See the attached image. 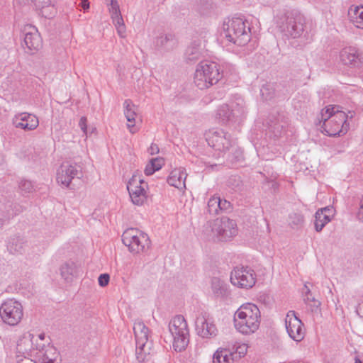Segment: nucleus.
Instances as JSON below:
<instances>
[{
    "instance_id": "f257e3e1",
    "label": "nucleus",
    "mask_w": 363,
    "mask_h": 363,
    "mask_svg": "<svg viewBox=\"0 0 363 363\" xmlns=\"http://www.w3.org/2000/svg\"><path fill=\"white\" fill-rule=\"evenodd\" d=\"M339 107L329 106L323 109L318 120L320 123L323 122L322 132L330 137L341 136L346 134L349 130L350 125L347 119L352 118L353 115L349 116L344 111H339Z\"/></svg>"
},
{
    "instance_id": "f03ea898",
    "label": "nucleus",
    "mask_w": 363,
    "mask_h": 363,
    "mask_svg": "<svg viewBox=\"0 0 363 363\" xmlns=\"http://www.w3.org/2000/svg\"><path fill=\"white\" fill-rule=\"evenodd\" d=\"M260 311L251 303L240 306L233 316L235 329L243 335H250L257 331L260 324Z\"/></svg>"
},
{
    "instance_id": "7ed1b4c3",
    "label": "nucleus",
    "mask_w": 363,
    "mask_h": 363,
    "mask_svg": "<svg viewBox=\"0 0 363 363\" xmlns=\"http://www.w3.org/2000/svg\"><path fill=\"white\" fill-rule=\"evenodd\" d=\"M220 66L209 61L201 62L196 67L194 74V84L200 89H208L217 84L222 78Z\"/></svg>"
},
{
    "instance_id": "20e7f679",
    "label": "nucleus",
    "mask_w": 363,
    "mask_h": 363,
    "mask_svg": "<svg viewBox=\"0 0 363 363\" xmlns=\"http://www.w3.org/2000/svg\"><path fill=\"white\" fill-rule=\"evenodd\" d=\"M206 141L209 146L215 150L226 152L235 150V160L240 161L242 158V152L236 148L235 140L231 135L223 129H213L206 135Z\"/></svg>"
},
{
    "instance_id": "39448f33",
    "label": "nucleus",
    "mask_w": 363,
    "mask_h": 363,
    "mask_svg": "<svg viewBox=\"0 0 363 363\" xmlns=\"http://www.w3.org/2000/svg\"><path fill=\"white\" fill-rule=\"evenodd\" d=\"M246 113L244 100L238 98L230 106L220 105L216 111V118L220 124L230 125L242 121L246 116Z\"/></svg>"
},
{
    "instance_id": "423d86ee",
    "label": "nucleus",
    "mask_w": 363,
    "mask_h": 363,
    "mask_svg": "<svg viewBox=\"0 0 363 363\" xmlns=\"http://www.w3.org/2000/svg\"><path fill=\"white\" fill-rule=\"evenodd\" d=\"M225 37L230 42L244 46L250 40V29H247L245 22L241 18H233L223 26Z\"/></svg>"
},
{
    "instance_id": "0eeeda50",
    "label": "nucleus",
    "mask_w": 363,
    "mask_h": 363,
    "mask_svg": "<svg viewBox=\"0 0 363 363\" xmlns=\"http://www.w3.org/2000/svg\"><path fill=\"white\" fill-rule=\"evenodd\" d=\"M169 330L173 337L174 350H184L189 342V333L184 316L179 315L173 318L169 323Z\"/></svg>"
},
{
    "instance_id": "6e6552de",
    "label": "nucleus",
    "mask_w": 363,
    "mask_h": 363,
    "mask_svg": "<svg viewBox=\"0 0 363 363\" xmlns=\"http://www.w3.org/2000/svg\"><path fill=\"white\" fill-rule=\"evenodd\" d=\"M135 343L136 359L138 362H144L150 359L152 342L149 340V329L143 322H138L133 327Z\"/></svg>"
},
{
    "instance_id": "1a4fd4ad",
    "label": "nucleus",
    "mask_w": 363,
    "mask_h": 363,
    "mask_svg": "<svg viewBox=\"0 0 363 363\" xmlns=\"http://www.w3.org/2000/svg\"><path fill=\"white\" fill-rule=\"evenodd\" d=\"M122 242L130 252L140 253L146 252L150 247L148 235L137 228H128L122 235Z\"/></svg>"
},
{
    "instance_id": "9d476101",
    "label": "nucleus",
    "mask_w": 363,
    "mask_h": 363,
    "mask_svg": "<svg viewBox=\"0 0 363 363\" xmlns=\"http://www.w3.org/2000/svg\"><path fill=\"white\" fill-rule=\"evenodd\" d=\"M213 236L220 241H227L238 233L237 224L233 219L223 216L210 224Z\"/></svg>"
},
{
    "instance_id": "9b49d317",
    "label": "nucleus",
    "mask_w": 363,
    "mask_h": 363,
    "mask_svg": "<svg viewBox=\"0 0 363 363\" xmlns=\"http://www.w3.org/2000/svg\"><path fill=\"white\" fill-rule=\"evenodd\" d=\"M23 316L21 303L14 299H7L0 306V317L2 321L11 326L17 325Z\"/></svg>"
},
{
    "instance_id": "f8f14e48",
    "label": "nucleus",
    "mask_w": 363,
    "mask_h": 363,
    "mask_svg": "<svg viewBox=\"0 0 363 363\" xmlns=\"http://www.w3.org/2000/svg\"><path fill=\"white\" fill-rule=\"evenodd\" d=\"M230 281L239 288H252L256 282L255 271L248 267H235L231 272Z\"/></svg>"
},
{
    "instance_id": "ddd939ff",
    "label": "nucleus",
    "mask_w": 363,
    "mask_h": 363,
    "mask_svg": "<svg viewBox=\"0 0 363 363\" xmlns=\"http://www.w3.org/2000/svg\"><path fill=\"white\" fill-rule=\"evenodd\" d=\"M283 31L286 36L292 38L305 36L307 31L304 16L300 13L288 16Z\"/></svg>"
},
{
    "instance_id": "4468645a",
    "label": "nucleus",
    "mask_w": 363,
    "mask_h": 363,
    "mask_svg": "<svg viewBox=\"0 0 363 363\" xmlns=\"http://www.w3.org/2000/svg\"><path fill=\"white\" fill-rule=\"evenodd\" d=\"M285 325L289 336L296 342L301 341L305 336V328L302 321L294 311H289L285 318Z\"/></svg>"
},
{
    "instance_id": "2eb2a0df",
    "label": "nucleus",
    "mask_w": 363,
    "mask_h": 363,
    "mask_svg": "<svg viewBox=\"0 0 363 363\" xmlns=\"http://www.w3.org/2000/svg\"><path fill=\"white\" fill-rule=\"evenodd\" d=\"M146 184L138 175H133L127 184V189L129 192L132 202L138 206L143 204L146 199Z\"/></svg>"
},
{
    "instance_id": "dca6fc26",
    "label": "nucleus",
    "mask_w": 363,
    "mask_h": 363,
    "mask_svg": "<svg viewBox=\"0 0 363 363\" xmlns=\"http://www.w3.org/2000/svg\"><path fill=\"white\" fill-rule=\"evenodd\" d=\"M82 172L80 166L76 164H63L57 169V182L58 184L69 188L70 184L74 178H81Z\"/></svg>"
},
{
    "instance_id": "f3484780",
    "label": "nucleus",
    "mask_w": 363,
    "mask_h": 363,
    "mask_svg": "<svg viewBox=\"0 0 363 363\" xmlns=\"http://www.w3.org/2000/svg\"><path fill=\"white\" fill-rule=\"evenodd\" d=\"M24 44L28 50L31 52L39 50L43 45V40L38 29L31 25H28L24 28Z\"/></svg>"
},
{
    "instance_id": "a211bd4d",
    "label": "nucleus",
    "mask_w": 363,
    "mask_h": 363,
    "mask_svg": "<svg viewBox=\"0 0 363 363\" xmlns=\"http://www.w3.org/2000/svg\"><path fill=\"white\" fill-rule=\"evenodd\" d=\"M195 328L197 334L203 338L216 336L218 332L216 325L209 321L206 313H201L196 318Z\"/></svg>"
},
{
    "instance_id": "6ab92c4d",
    "label": "nucleus",
    "mask_w": 363,
    "mask_h": 363,
    "mask_svg": "<svg viewBox=\"0 0 363 363\" xmlns=\"http://www.w3.org/2000/svg\"><path fill=\"white\" fill-rule=\"evenodd\" d=\"M13 124L17 128L29 131L35 130L38 126L39 121L35 115L24 112L14 116Z\"/></svg>"
},
{
    "instance_id": "aec40b11",
    "label": "nucleus",
    "mask_w": 363,
    "mask_h": 363,
    "mask_svg": "<svg viewBox=\"0 0 363 363\" xmlns=\"http://www.w3.org/2000/svg\"><path fill=\"white\" fill-rule=\"evenodd\" d=\"M232 204L226 199L214 195L209 199L207 203V211L211 215H217L223 212H229L232 210Z\"/></svg>"
},
{
    "instance_id": "412c9836",
    "label": "nucleus",
    "mask_w": 363,
    "mask_h": 363,
    "mask_svg": "<svg viewBox=\"0 0 363 363\" xmlns=\"http://www.w3.org/2000/svg\"><path fill=\"white\" fill-rule=\"evenodd\" d=\"M109 2V12L113 21V23L115 25L118 35L124 38L125 33V27L124 21L121 13L119 5L117 0H106Z\"/></svg>"
},
{
    "instance_id": "4be33fe9",
    "label": "nucleus",
    "mask_w": 363,
    "mask_h": 363,
    "mask_svg": "<svg viewBox=\"0 0 363 363\" xmlns=\"http://www.w3.org/2000/svg\"><path fill=\"white\" fill-rule=\"evenodd\" d=\"M287 124L288 122L285 120L284 116H279L274 120H270L267 134L269 135L270 138H279L284 133Z\"/></svg>"
},
{
    "instance_id": "5701e85b",
    "label": "nucleus",
    "mask_w": 363,
    "mask_h": 363,
    "mask_svg": "<svg viewBox=\"0 0 363 363\" xmlns=\"http://www.w3.org/2000/svg\"><path fill=\"white\" fill-rule=\"evenodd\" d=\"M187 177V174L185 172V169L179 168L172 170L168 177L167 182L172 186H174L179 189H186L185 181Z\"/></svg>"
},
{
    "instance_id": "b1692460",
    "label": "nucleus",
    "mask_w": 363,
    "mask_h": 363,
    "mask_svg": "<svg viewBox=\"0 0 363 363\" xmlns=\"http://www.w3.org/2000/svg\"><path fill=\"white\" fill-rule=\"evenodd\" d=\"M340 58L341 62L346 65L358 67L360 63L357 50L352 47L342 49L340 53Z\"/></svg>"
},
{
    "instance_id": "393cba45",
    "label": "nucleus",
    "mask_w": 363,
    "mask_h": 363,
    "mask_svg": "<svg viewBox=\"0 0 363 363\" xmlns=\"http://www.w3.org/2000/svg\"><path fill=\"white\" fill-rule=\"evenodd\" d=\"M34 335L30 333L23 334L22 337L18 341L17 350L19 352L28 353L32 350H38L40 352L43 350V347L35 345L33 343Z\"/></svg>"
},
{
    "instance_id": "a878e982",
    "label": "nucleus",
    "mask_w": 363,
    "mask_h": 363,
    "mask_svg": "<svg viewBox=\"0 0 363 363\" xmlns=\"http://www.w3.org/2000/svg\"><path fill=\"white\" fill-rule=\"evenodd\" d=\"M124 114L129 123H128V128L131 133H135L136 129L135 128V117L137 116L136 106L132 103L131 100L126 99L124 103Z\"/></svg>"
},
{
    "instance_id": "bb28decb",
    "label": "nucleus",
    "mask_w": 363,
    "mask_h": 363,
    "mask_svg": "<svg viewBox=\"0 0 363 363\" xmlns=\"http://www.w3.org/2000/svg\"><path fill=\"white\" fill-rule=\"evenodd\" d=\"M202 56L201 43L200 41L192 42L186 48L184 58L188 62H195Z\"/></svg>"
},
{
    "instance_id": "cd10ccee",
    "label": "nucleus",
    "mask_w": 363,
    "mask_h": 363,
    "mask_svg": "<svg viewBox=\"0 0 363 363\" xmlns=\"http://www.w3.org/2000/svg\"><path fill=\"white\" fill-rule=\"evenodd\" d=\"M211 288L213 294L217 297H226L229 295L228 285L217 277L211 280Z\"/></svg>"
},
{
    "instance_id": "c85d7f7f",
    "label": "nucleus",
    "mask_w": 363,
    "mask_h": 363,
    "mask_svg": "<svg viewBox=\"0 0 363 363\" xmlns=\"http://www.w3.org/2000/svg\"><path fill=\"white\" fill-rule=\"evenodd\" d=\"M328 207L319 209L315 214V229L317 232H320L325 225L330 221V217L325 214L326 211H329Z\"/></svg>"
},
{
    "instance_id": "c756f323",
    "label": "nucleus",
    "mask_w": 363,
    "mask_h": 363,
    "mask_svg": "<svg viewBox=\"0 0 363 363\" xmlns=\"http://www.w3.org/2000/svg\"><path fill=\"white\" fill-rule=\"evenodd\" d=\"M348 15L351 22L358 28L363 29V6L350 7Z\"/></svg>"
},
{
    "instance_id": "7c9ffc66",
    "label": "nucleus",
    "mask_w": 363,
    "mask_h": 363,
    "mask_svg": "<svg viewBox=\"0 0 363 363\" xmlns=\"http://www.w3.org/2000/svg\"><path fill=\"white\" fill-rule=\"evenodd\" d=\"M232 352L228 350H217L213 357V363H233Z\"/></svg>"
},
{
    "instance_id": "2f4dec72",
    "label": "nucleus",
    "mask_w": 363,
    "mask_h": 363,
    "mask_svg": "<svg viewBox=\"0 0 363 363\" xmlns=\"http://www.w3.org/2000/svg\"><path fill=\"white\" fill-rule=\"evenodd\" d=\"M24 242L22 238L18 236L11 237L7 243V250L11 254L21 253L23 250Z\"/></svg>"
},
{
    "instance_id": "473e14b6",
    "label": "nucleus",
    "mask_w": 363,
    "mask_h": 363,
    "mask_svg": "<svg viewBox=\"0 0 363 363\" xmlns=\"http://www.w3.org/2000/svg\"><path fill=\"white\" fill-rule=\"evenodd\" d=\"M75 266L73 262L65 263L60 267L61 276L67 282L72 281V276L75 273Z\"/></svg>"
},
{
    "instance_id": "72a5a7b5",
    "label": "nucleus",
    "mask_w": 363,
    "mask_h": 363,
    "mask_svg": "<svg viewBox=\"0 0 363 363\" xmlns=\"http://www.w3.org/2000/svg\"><path fill=\"white\" fill-rule=\"evenodd\" d=\"M174 43V38L171 34L162 35L156 40V45L160 48L169 49Z\"/></svg>"
},
{
    "instance_id": "f704fd0d",
    "label": "nucleus",
    "mask_w": 363,
    "mask_h": 363,
    "mask_svg": "<svg viewBox=\"0 0 363 363\" xmlns=\"http://www.w3.org/2000/svg\"><path fill=\"white\" fill-rule=\"evenodd\" d=\"M14 216L11 206H5L4 209L0 210V228L7 224L10 219Z\"/></svg>"
},
{
    "instance_id": "c9c22d12",
    "label": "nucleus",
    "mask_w": 363,
    "mask_h": 363,
    "mask_svg": "<svg viewBox=\"0 0 363 363\" xmlns=\"http://www.w3.org/2000/svg\"><path fill=\"white\" fill-rule=\"evenodd\" d=\"M304 221L303 215L298 213H292L289 216V223L293 228H300Z\"/></svg>"
},
{
    "instance_id": "e433bc0d",
    "label": "nucleus",
    "mask_w": 363,
    "mask_h": 363,
    "mask_svg": "<svg viewBox=\"0 0 363 363\" xmlns=\"http://www.w3.org/2000/svg\"><path fill=\"white\" fill-rule=\"evenodd\" d=\"M303 301L305 303H310L312 301L316 300L315 297L312 295L310 289L308 287L306 284L304 285V288L303 289Z\"/></svg>"
},
{
    "instance_id": "4c0bfd02",
    "label": "nucleus",
    "mask_w": 363,
    "mask_h": 363,
    "mask_svg": "<svg viewBox=\"0 0 363 363\" xmlns=\"http://www.w3.org/2000/svg\"><path fill=\"white\" fill-rule=\"evenodd\" d=\"M247 352V346L245 345H240L237 347L236 351L232 352L233 354V357L235 359H238L244 355Z\"/></svg>"
},
{
    "instance_id": "58836bf2",
    "label": "nucleus",
    "mask_w": 363,
    "mask_h": 363,
    "mask_svg": "<svg viewBox=\"0 0 363 363\" xmlns=\"http://www.w3.org/2000/svg\"><path fill=\"white\" fill-rule=\"evenodd\" d=\"M19 188L25 192H30L33 189V185L30 181L22 180L19 184Z\"/></svg>"
},
{
    "instance_id": "ea45409f",
    "label": "nucleus",
    "mask_w": 363,
    "mask_h": 363,
    "mask_svg": "<svg viewBox=\"0 0 363 363\" xmlns=\"http://www.w3.org/2000/svg\"><path fill=\"white\" fill-rule=\"evenodd\" d=\"M150 162L153 164L152 166L157 170L160 169L164 164V160L161 157L152 158Z\"/></svg>"
},
{
    "instance_id": "a19ab883",
    "label": "nucleus",
    "mask_w": 363,
    "mask_h": 363,
    "mask_svg": "<svg viewBox=\"0 0 363 363\" xmlns=\"http://www.w3.org/2000/svg\"><path fill=\"white\" fill-rule=\"evenodd\" d=\"M110 279V276L108 274H101L98 279L99 284L101 286H106L108 285Z\"/></svg>"
},
{
    "instance_id": "79ce46f5",
    "label": "nucleus",
    "mask_w": 363,
    "mask_h": 363,
    "mask_svg": "<svg viewBox=\"0 0 363 363\" xmlns=\"http://www.w3.org/2000/svg\"><path fill=\"white\" fill-rule=\"evenodd\" d=\"M269 86V85L266 84L263 85L260 89V93L265 100H267L272 97V95L269 93H267L270 89Z\"/></svg>"
},
{
    "instance_id": "37998d69",
    "label": "nucleus",
    "mask_w": 363,
    "mask_h": 363,
    "mask_svg": "<svg viewBox=\"0 0 363 363\" xmlns=\"http://www.w3.org/2000/svg\"><path fill=\"white\" fill-rule=\"evenodd\" d=\"M306 304L310 308V310L312 313H316L318 311L321 303L318 300L316 299L312 301V303Z\"/></svg>"
},
{
    "instance_id": "c03bdc74",
    "label": "nucleus",
    "mask_w": 363,
    "mask_h": 363,
    "mask_svg": "<svg viewBox=\"0 0 363 363\" xmlns=\"http://www.w3.org/2000/svg\"><path fill=\"white\" fill-rule=\"evenodd\" d=\"M87 119L85 116H82L79 122V126L85 135H87Z\"/></svg>"
},
{
    "instance_id": "a18cd8bd",
    "label": "nucleus",
    "mask_w": 363,
    "mask_h": 363,
    "mask_svg": "<svg viewBox=\"0 0 363 363\" xmlns=\"http://www.w3.org/2000/svg\"><path fill=\"white\" fill-rule=\"evenodd\" d=\"M152 165L153 164H152L150 162L146 165L145 168V174L146 175H152L157 171V169Z\"/></svg>"
},
{
    "instance_id": "49530a36",
    "label": "nucleus",
    "mask_w": 363,
    "mask_h": 363,
    "mask_svg": "<svg viewBox=\"0 0 363 363\" xmlns=\"http://www.w3.org/2000/svg\"><path fill=\"white\" fill-rule=\"evenodd\" d=\"M35 3L42 9L48 7L51 4L50 0H35Z\"/></svg>"
},
{
    "instance_id": "de8ad7c7",
    "label": "nucleus",
    "mask_w": 363,
    "mask_h": 363,
    "mask_svg": "<svg viewBox=\"0 0 363 363\" xmlns=\"http://www.w3.org/2000/svg\"><path fill=\"white\" fill-rule=\"evenodd\" d=\"M150 153L154 155L159 152V147L156 144H152L150 149Z\"/></svg>"
},
{
    "instance_id": "09e8293b",
    "label": "nucleus",
    "mask_w": 363,
    "mask_h": 363,
    "mask_svg": "<svg viewBox=\"0 0 363 363\" xmlns=\"http://www.w3.org/2000/svg\"><path fill=\"white\" fill-rule=\"evenodd\" d=\"M80 4L84 10H86L89 8V2L88 0H81Z\"/></svg>"
},
{
    "instance_id": "8fccbe9b",
    "label": "nucleus",
    "mask_w": 363,
    "mask_h": 363,
    "mask_svg": "<svg viewBox=\"0 0 363 363\" xmlns=\"http://www.w3.org/2000/svg\"><path fill=\"white\" fill-rule=\"evenodd\" d=\"M358 216L359 218L363 219V199L360 200V207L358 212Z\"/></svg>"
},
{
    "instance_id": "3c124183",
    "label": "nucleus",
    "mask_w": 363,
    "mask_h": 363,
    "mask_svg": "<svg viewBox=\"0 0 363 363\" xmlns=\"http://www.w3.org/2000/svg\"><path fill=\"white\" fill-rule=\"evenodd\" d=\"M354 363H362V362L359 359L358 357H355Z\"/></svg>"
},
{
    "instance_id": "603ef678",
    "label": "nucleus",
    "mask_w": 363,
    "mask_h": 363,
    "mask_svg": "<svg viewBox=\"0 0 363 363\" xmlns=\"http://www.w3.org/2000/svg\"><path fill=\"white\" fill-rule=\"evenodd\" d=\"M38 337H39V339H40V340H44V338H45V335H44V334H40V335H38Z\"/></svg>"
}]
</instances>
